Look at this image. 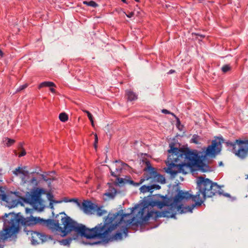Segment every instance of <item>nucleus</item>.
Instances as JSON below:
<instances>
[{
    "mask_svg": "<svg viewBox=\"0 0 248 248\" xmlns=\"http://www.w3.org/2000/svg\"><path fill=\"white\" fill-rule=\"evenodd\" d=\"M131 209L128 213H123L120 210L113 214H109L104 221L97 224L92 229L86 227L85 225L78 224L64 212L59 213L55 219H44L39 217L31 216L26 218L23 217L20 213L16 214L13 213L5 214V241L8 238L16 235L21 227L39 224L47 227L52 232L60 233L62 236L74 231L81 236L87 239L98 238L104 241L110 240V233L117 228L119 223L123 221V218L131 216L134 212Z\"/></svg>",
    "mask_w": 248,
    "mask_h": 248,
    "instance_id": "obj_1",
    "label": "nucleus"
},
{
    "mask_svg": "<svg viewBox=\"0 0 248 248\" xmlns=\"http://www.w3.org/2000/svg\"><path fill=\"white\" fill-rule=\"evenodd\" d=\"M196 182L197 192L195 195L178 190L173 200L167 196H162V201L157 200L156 206L160 209L167 206L168 209L163 211H155V217H173L175 215V209L181 214L191 212L195 206L201 205L207 198L222 194L221 187L208 178L199 176Z\"/></svg>",
    "mask_w": 248,
    "mask_h": 248,
    "instance_id": "obj_2",
    "label": "nucleus"
},
{
    "mask_svg": "<svg viewBox=\"0 0 248 248\" xmlns=\"http://www.w3.org/2000/svg\"><path fill=\"white\" fill-rule=\"evenodd\" d=\"M170 149L167 160L166 161L167 168L165 172L171 178H175L178 173L186 174L194 166H195L199 160L196 152L189 150L179 149L172 144L170 145Z\"/></svg>",
    "mask_w": 248,
    "mask_h": 248,
    "instance_id": "obj_3",
    "label": "nucleus"
},
{
    "mask_svg": "<svg viewBox=\"0 0 248 248\" xmlns=\"http://www.w3.org/2000/svg\"><path fill=\"white\" fill-rule=\"evenodd\" d=\"M225 143L226 147L231 148V151L238 158L244 160L248 157V139H237L233 142H225L222 138H217L213 140L207 148L205 154L210 157H215L221 150V144Z\"/></svg>",
    "mask_w": 248,
    "mask_h": 248,
    "instance_id": "obj_4",
    "label": "nucleus"
},
{
    "mask_svg": "<svg viewBox=\"0 0 248 248\" xmlns=\"http://www.w3.org/2000/svg\"><path fill=\"white\" fill-rule=\"evenodd\" d=\"M157 200L144 201L141 205H137L132 209L137 210L139 208V210L136 216V223L137 225H141L146 221L149 220L150 218L153 217V215L155 214L152 208L156 206ZM130 212L131 208H130Z\"/></svg>",
    "mask_w": 248,
    "mask_h": 248,
    "instance_id": "obj_5",
    "label": "nucleus"
},
{
    "mask_svg": "<svg viewBox=\"0 0 248 248\" xmlns=\"http://www.w3.org/2000/svg\"><path fill=\"white\" fill-rule=\"evenodd\" d=\"M46 194V190L43 188L34 187L30 192H27L26 197L22 199L27 203L32 205L36 209L38 205L42 203L41 196Z\"/></svg>",
    "mask_w": 248,
    "mask_h": 248,
    "instance_id": "obj_6",
    "label": "nucleus"
},
{
    "mask_svg": "<svg viewBox=\"0 0 248 248\" xmlns=\"http://www.w3.org/2000/svg\"><path fill=\"white\" fill-rule=\"evenodd\" d=\"M146 167L144 169L145 172L146 179L149 181L150 183L153 184L155 182H159L161 184H165L166 179L165 177L157 173L155 169L151 166L149 161L146 162Z\"/></svg>",
    "mask_w": 248,
    "mask_h": 248,
    "instance_id": "obj_7",
    "label": "nucleus"
},
{
    "mask_svg": "<svg viewBox=\"0 0 248 248\" xmlns=\"http://www.w3.org/2000/svg\"><path fill=\"white\" fill-rule=\"evenodd\" d=\"M123 218V221L122 223H119L117 227H120L121 232H117L113 236L115 240H122L123 235L125 237L127 236L128 227L132 223L137 224L136 223V217H133L128 220H125Z\"/></svg>",
    "mask_w": 248,
    "mask_h": 248,
    "instance_id": "obj_8",
    "label": "nucleus"
},
{
    "mask_svg": "<svg viewBox=\"0 0 248 248\" xmlns=\"http://www.w3.org/2000/svg\"><path fill=\"white\" fill-rule=\"evenodd\" d=\"M27 234L29 235V238L33 245L43 243L46 240V235L37 232L28 231Z\"/></svg>",
    "mask_w": 248,
    "mask_h": 248,
    "instance_id": "obj_9",
    "label": "nucleus"
},
{
    "mask_svg": "<svg viewBox=\"0 0 248 248\" xmlns=\"http://www.w3.org/2000/svg\"><path fill=\"white\" fill-rule=\"evenodd\" d=\"M81 208L85 214L88 215L95 212V205L89 201H84L82 203Z\"/></svg>",
    "mask_w": 248,
    "mask_h": 248,
    "instance_id": "obj_10",
    "label": "nucleus"
},
{
    "mask_svg": "<svg viewBox=\"0 0 248 248\" xmlns=\"http://www.w3.org/2000/svg\"><path fill=\"white\" fill-rule=\"evenodd\" d=\"M149 185H143L141 186L140 189L141 192L144 193L147 192H150L152 193L154 190H157L160 189L161 187L158 185H156L150 183Z\"/></svg>",
    "mask_w": 248,
    "mask_h": 248,
    "instance_id": "obj_11",
    "label": "nucleus"
},
{
    "mask_svg": "<svg viewBox=\"0 0 248 248\" xmlns=\"http://www.w3.org/2000/svg\"><path fill=\"white\" fill-rule=\"evenodd\" d=\"M26 167L22 168L20 167L16 168L14 171L13 173L16 175H18L19 174H21L23 175L21 177L22 182L23 184L26 183V180L25 177L28 174L29 171L27 170H25Z\"/></svg>",
    "mask_w": 248,
    "mask_h": 248,
    "instance_id": "obj_12",
    "label": "nucleus"
},
{
    "mask_svg": "<svg viewBox=\"0 0 248 248\" xmlns=\"http://www.w3.org/2000/svg\"><path fill=\"white\" fill-rule=\"evenodd\" d=\"M195 166H197L202 172H207L210 170L209 166L200 159H199Z\"/></svg>",
    "mask_w": 248,
    "mask_h": 248,
    "instance_id": "obj_13",
    "label": "nucleus"
},
{
    "mask_svg": "<svg viewBox=\"0 0 248 248\" xmlns=\"http://www.w3.org/2000/svg\"><path fill=\"white\" fill-rule=\"evenodd\" d=\"M2 174L0 172V182L2 181ZM3 188L2 186H0V199H1L3 201L8 202V196L5 194L4 191L3 190Z\"/></svg>",
    "mask_w": 248,
    "mask_h": 248,
    "instance_id": "obj_14",
    "label": "nucleus"
},
{
    "mask_svg": "<svg viewBox=\"0 0 248 248\" xmlns=\"http://www.w3.org/2000/svg\"><path fill=\"white\" fill-rule=\"evenodd\" d=\"M126 94L127 97V99L129 101H132L137 99V95L136 94L131 90H127L126 91Z\"/></svg>",
    "mask_w": 248,
    "mask_h": 248,
    "instance_id": "obj_15",
    "label": "nucleus"
},
{
    "mask_svg": "<svg viewBox=\"0 0 248 248\" xmlns=\"http://www.w3.org/2000/svg\"><path fill=\"white\" fill-rule=\"evenodd\" d=\"M44 87H56V85L54 84V83L51 82V81H45L43 82H42L39 86V88L40 89Z\"/></svg>",
    "mask_w": 248,
    "mask_h": 248,
    "instance_id": "obj_16",
    "label": "nucleus"
},
{
    "mask_svg": "<svg viewBox=\"0 0 248 248\" xmlns=\"http://www.w3.org/2000/svg\"><path fill=\"white\" fill-rule=\"evenodd\" d=\"M109 169L110 170L111 175L114 177H117L119 175V173L122 169V167L120 166L118 167H116L115 170L114 171H112L110 168Z\"/></svg>",
    "mask_w": 248,
    "mask_h": 248,
    "instance_id": "obj_17",
    "label": "nucleus"
},
{
    "mask_svg": "<svg viewBox=\"0 0 248 248\" xmlns=\"http://www.w3.org/2000/svg\"><path fill=\"white\" fill-rule=\"evenodd\" d=\"M96 207V206L95 205ZM95 211L97 216L98 217L102 216L107 213L106 210L102 209L101 207H98L96 209H95Z\"/></svg>",
    "mask_w": 248,
    "mask_h": 248,
    "instance_id": "obj_18",
    "label": "nucleus"
},
{
    "mask_svg": "<svg viewBox=\"0 0 248 248\" xmlns=\"http://www.w3.org/2000/svg\"><path fill=\"white\" fill-rule=\"evenodd\" d=\"M59 119L62 122H65L68 119V115L65 112L61 113L59 116Z\"/></svg>",
    "mask_w": 248,
    "mask_h": 248,
    "instance_id": "obj_19",
    "label": "nucleus"
},
{
    "mask_svg": "<svg viewBox=\"0 0 248 248\" xmlns=\"http://www.w3.org/2000/svg\"><path fill=\"white\" fill-rule=\"evenodd\" d=\"M83 3L84 4H86L88 6H91L93 7H96L98 6V4L96 2L92 0L90 1H84Z\"/></svg>",
    "mask_w": 248,
    "mask_h": 248,
    "instance_id": "obj_20",
    "label": "nucleus"
},
{
    "mask_svg": "<svg viewBox=\"0 0 248 248\" xmlns=\"http://www.w3.org/2000/svg\"><path fill=\"white\" fill-rule=\"evenodd\" d=\"M73 239L72 238H68L67 239H63L60 241V243L64 246L69 245Z\"/></svg>",
    "mask_w": 248,
    "mask_h": 248,
    "instance_id": "obj_21",
    "label": "nucleus"
},
{
    "mask_svg": "<svg viewBox=\"0 0 248 248\" xmlns=\"http://www.w3.org/2000/svg\"><path fill=\"white\" fill-rule=\"evenodd\" d=\"M83 111L86 113L87 114L88 117L89 119L90 120L92 125L93 126H94V123L93 120V117L92 114L88 110H83Z\"/></svg>",
    "mask_w": 248,
    "mask_h": 248,
    "instance_id": "obj_22",
    "label": "nucleus"
},
{
    "mask_svg": "<svg viewBox=\"0 0 248 248\" xmlns=\"http://www.w3.org/2000/svg\"><path fill=\"white\" fill-rule=\"evenodd\" d=\"M146 175H145V172H144V173L143 174V177L142 178H141L140 182L139 183H135V184H133V186H138L140 184L143 183L144 182H145L146 181H147V179H146Z\"/></svg>",
    "mask_w": 248,
    "mask_h": 248,
    "instance_id": "obj_23",
    "label": "nucleus"
},
{
    "mask_svg": "<svg viewBox=\"0 0 248 248\" xmlns=\"http://www.w3.org/2000/svg\"><path fill=\"white\" fill-rule=\"evenodd\" d=\"M231 69V67L229 64L224 65L221 67V70L224 73L228 72Z\"/></svg>",
    "mask_w": 248,
    "mask_h": 248,
    "instance_id": "obj_24",
    "label": "nucleus"
},
{
    "mask_svg": "<svg viewBox=\"0 0 248 248\" xmlns=\"http://www.w3.org/2000/svg\"><path fill=\"white\" fill-rule=\"evenodd\" d=\"M29 182L35 187L37 186L39 184V182L35 177H33Z\"/></svg>",
    "mask_w": 248,
    "mask_h": 248,
    "instance_id": "obj_25",
    "label": "nucleus"
},
{
    "mask_svg": "<svg viewBox=\"0 0 248 248\" xmlns=\"http://www.w3.org/2000/svg\"><path fill=\"white\" fill-rule=\"evenodd\" d=\"M5 142H6V144L7 146H10L15 143V140L13 139L6 138Z\"/></svg>",
    "mask_w": 248,
    "mask_h": 248,
    "instance_id": "obj_26",
    "label": "nucleus"
},
{
    "mask_svg": "<svg viewBox=\"0 0 248 248\" xmlns=\"http://www.w3.org/2000/svg\"><path fill=\"white\" fill-rule=\"evenodd\" d=\"M199 139V137L198 135H194L191 139V141L195 144H199L198 141V140Z\"/></svg>",
    "mask_w": 248,
    "mask_h": 248,
    "instance_id": "obj_27",
    "label": "nucleus"
},
{
    "mask_svg": "<svg viewBox=\"0 0 248 248\" xmlns=\"http://www.w3.org/2000/svg\"><path fill=\"white\" fill-rule=\"evenodd\" d=\"M27 86H28L27 84H25L23 85H21V86H19V87L18 89H17L16 92H20V91L24 90L26 88H27Z\"/></svg>",
    "mask_w": 248,
    "mask_h": 248,
    "instance_id": "obj_28",
    "label": "nucleus"
},
{
    "mask_svg": "<svg viewBox=\"0 0 248 248\" xmlns=\"http://www.w3.org/2000/svg\"><path fill=\"white\" fill-rule=\"evenodd\" d=\"M114 191H115L114 193L108 192V193H106L105 194V195L109 197L113 198L116 193V191L115 189H114Z\"/></svg>",
    "mask_w": 248,
    "mask_h": 248,
    "instance_id": "obj_29",
    "label": "nucleus"
},
{
    "mask_svg": "<svg viewBox=\"0 0 248 248\" xmlns=\"http://www.w3.org/2000/svg\"><path fill=\"white\" fill-rule=\"evenodd\" d=\"M95 139H94V147L95 149H97V144L98 143V137L96 134H95L94 135Z\"/></svg>",
    "mask_w": 248,
    "mask_h": 248,
    "instance_id": "obj_30",
    "label": "nucleus"
},
{
    "mask_svg": "<svg viewBox=\"0 0 248 248\" xmlns=\"http://www.w3.org/2000/svg\"><path fill=\"white\" fill-rule=\"evenodd\" d=\"M115 163L121 164V166H123V167L127 166V164L122 162L121 160H116L115 161Z\"/></svg>",
    "mask_w": 248,
    "mask_h": 248,
    "instance_id": "obj_31",
    "label": "nucleus"
},
{
    "mask_svg": "<svg viewBox=\"0 0 248 248\" xmlns=\"http://www.w3.org/2000/svg\"><path fill=\"white\" fill-rule=\"evenodd\" d=\"M21 152L19 155V157H21L25 155L26 154V152L24 149H21Z\"/></svg>",
    "mask_w": 248,
    "mask_h": 248,
    "instance_id": "obj_32",
    "label": "nucleus"
},
{
    "mask_svg": "<svg viewBox=\"0 0 248 248\" xmlns=\"http://www.w3.org/2000/svg\"><path fill=\"white\" fill-rule=\"evenodd\" d=\"M117 183L119 184H124V180L123 178H117Z\"/></svg>",
    "mask_w": 248,
    "mask_h": 248,
    "instance_id": "obj_33",
    "label": "nucleus"
},
{
    "mask_svg": "<svg viewBox=\"0 0 248 248\" xmlns=\"http://www.w3.org/2000/svg\"><path fill=\"white\" fill-rule=\"evenodd\" d=\"M162 112L165 114H171V115L175 116L173 113L170 112L169 111L165 109H162Z\"/></svg>",
    "mask_w": 248,
    "mask_h": 248,
    "instance_id": "obj_34",
    "label": "nucleus"
},
{
    "mask_svg": "<svg viewBox=\"0 0 248 248\" xmlns=\"http://www.w3.org/2000/svg\"><path fill=\"white\" fill-rule=\"evenodd\" d=\"M134 13L133 12H130L128 14H126V16L128 17H131L134 16Z\"/></svg>",
    "mask_w": 248,
    "mask_h": 248,
    "instance_id": "obj_35",
    "label": "nucleus"
},
{
    "mask_svg": "<svg viewBox=\"0 0 248 248\" xmlns=\"http://www.w3.org/2000/svg\"><path fill=\"white\" fill-rule=\"evenodd\" d=\"M41 177L42 179L46 182H47L48 181V179H46V176L44 174H41Z\"/></svg>",
    "mask_w": 248,
    "mask_h": 248,
    "instance_id": "obj_36",
    "label": "nucleus"
},
{
    "mask_svg": "<svg viewBox=\"0 0 248 248\" xmlns=\"http://www.w3.org/2000/svg\"><path fill=\"white\" fill-rule=\"evenodd\" d=\"M53 202H52V200H51L50 202L49 203V207L51 209L54 210V206L53 205Z\"/></svg>",
    "mask_w": 248,
    "mask_h": 248,
    "instance_id": "obj_37",
    "label": "nucleus"
},
{
    "mask_svg": "<svg viewBox=\"0 0 248 248\" xmlns=\"http://www.w3.org/2000/svg\"><path fill=\"white\" fill-rule=\"evenodd\" d=\"M22 149H23V144L22 143H19V145H18V149L21 150Z\"/></svg>",
    "mask_w": 248,
    "mask_h": 248,
    "instance_id": "obj_38",
    "label": "nucleus"
},
{
    "mask_svg": "<svg viewBox=\"0 0 248 248\" xmlns=\"http://www.w3.org/2000/svg\"><path fill=\"white\" fill-rule=\"evenodd\" d=\"M71 201H75V202H76L78 203V205H80V203L78 202L77 199H71V200H70V202H71Z\"/></svg>",
    "mask_w": 248,
    "mask_h": 248,
    "instance_id": "obj_39",
    "label": "nucleus"
},
{
    "mask_svg": "<svg viewBox=\"0 0 248 248\" xmlns=\"http://www.w3.org/2000/svg\"><path fill=\"white\" fill-rule=\"evenodd\" d=\"M26 210L27 213H31L33 211L32 209H28V208H26Z\"/></svg>",
    "mask_w": 248,
    "mask_h": 248,
    "instance_id": "obj_40",
    "label": "nucleus"
},
{
    "mask_svg": "<svg viewBox=\"0 0 248 248\" xmlns=\"http://www.w3.org/2000/svg\"><path fill=\"white\" fill-rule=\"evenodd\" d=\"M52 202L54 203H61L62 202V201H55V200H52Z\"/></svg>",
    "mask_w": 248,
    "mask_h": 248,
    "instance_id": "obj_41",
    "label": "nucleus"
},
{
    "mask_svg": "<svg viewBox=\"0 0 248 248\" xmlns=\"http://www.w3.org/2000/svg\"><path fill=\"white\" fill-rule=\"evenodd\" d=\"M175 72V71L174 70H172V69H171L168 72V74H173Z\"/></svg>",
    "mask_w": 248,
    "mask_h": 248,
    "instance_id": "obj_42",
    "label": "nucleus"
},
{
    "mask_svg": "<svg viewBox=\"0 0 248 248\" xmlns=\"http://www.w3.org/2000/svg\"><path fill=\"white\" fill-rule=\"evenodd\" d=\"M127 182L129 183L130 184L133 185L135 184V182L133 180H127Z\"/></svg>",
    "mask_w": 248,
    "mask_h": 248,
    "instance_id": "obj_43",
    "label": "nucleus"
},
{
    "mask_svg": "<svg viewBox=\"0 0 248 248\" xmlns=\"http://www.w3.org/2000/svg\"><path fill=\"white\" fill-rule=\"evenodd\" d=\"M50 91L53 93H54L56 92L55 90L53 88L51 87H50Z\"/></svg>",
    "mask_w": 248,
    "mask_h": 248,
    "instance_id": "obj_44",
    "label": "nucleus"
},
{
    "mask_svg": "<svg viewBox=\"0 0 248 248\" xmlns=\"http://www.w3.org/2000/svg\"><path fill=\"white\" fill-rule=\"evenodd\" d=\"M0 56L1 57H3V53L0 49Z\"/></svg>",
    "mask_w": 248,
    "mask_h": 248,
    "instance_id": "obj_45",
    "label": "nucleus"
},
{
    "mask_svg": "<svg viewBox=\"0 0 248 248\" xmlns=\"http://www.w3.org/2000/svg\"><path fill=\"white\" fill-rule=\"evenodd\" d=\"M124 3H126V0H121Z\"/></svg>",
    "mask_w": 248,
    "mask_h": 248,
    "instance_id": "obj_46",
    "label": "nucleus"
},
{
    "mask_svg": "<svg viewBox=\"0 0 248 248\" xmlns=\"http://www.w3.org/2000/svg\"><path fill=\"white\" fill-rule=\"evenodd\" d=\"M245 177H245V178H246V179H248V174L246 175H245Z\"/></svg>",
    "mask_w": 248,
    "mask_h": 248,
    "instance_id": "obj_47",
    "label": "nucleus"
},
{
    "mask_svg": "<svg viewBox=\"0 0 248 248\" xmlns=\"http://www.w3.org/2000/svg\"><path fill=\"white\" fill-rule=\"evenodd\" d=\"M0 248H3V246L0 245Z\"/></svg>",
    "mask_w": 248,
    "mask_h": 248,
    "instance_id": "obj_48",
    "label": "nucleus"
},
{
    "mask_svg": "<svg viewBox=\"0 0 248 248\" xmlns=\"http://www.w3.org/2000/svg\"><path fill=\"white\" fill-rule=\"evenodd\" d=\"M52 217H54V213L53 211L52 212Z\"/></svg>",
    "mask_w": 248,
    "mask_h": 248,
    "instance_id": "obj_49",
    "label": "nucleus"
},
{
    "mask_svg": "<svg viewBox=\"0 0 248 248\" xmlns=\"http://www.w3.org/2000/svg\"><path fill=\"white\" fill-rule=\"evenodd\" d=\"M222 165V162H220L219 163V165H220V166H221V165Z\"/></svg>",
    "mask_w": 248,
    "mask_h": 248,
    "instance_id": "obj_50",
    "label": "nucleus"
},
{
    "mask_svg": "<svg viewBox=\"0 0 248 248\" xmlns=\"http://www.w3.org/2000/svg\"><path fill=\"white\" fill-rule=\"evenodd\" d=\"M135 1H137V2H139L140 0H135Z\"/></svg>",
    "mask_w": 248,
    "mask_h": 248,
    "instance_id": "obj_51",
    "label": "nucleus"
}]
</instances>
